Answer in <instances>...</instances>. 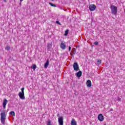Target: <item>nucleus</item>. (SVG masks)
<instances>
[{
  "label": "nucleus",
  "mask_w": 125,
  "mask_h": 125,
  "mask_svg": "<svg viewBox=\"0 0 125 125\" xmlns=\"http://www.w3.org/2000/svg\"><path fill=\"white\" fill-rule=\"evenodd\" d=\"M97 62L98 64H101V60H98L97 61Z\"/></svg>",
  "instance_id": "obj_24"
},
{
  "label": "nucleus",
  "mask_w": 125,
  "mask_h": 125,
  "mask_svg": "<svg viewBox=\"0 0 125 125\" xmlns=\"http://www.w3.org/2000/svg\"><path fill=\"white\" fill-rule=\"evenodd\" d=\"M25 89V88L22 87L21 88V92H20L19 93V96L21 99H22V100H24L25 99V94H24V90Z\"/></svg>",
  "instance_id": "obj_3"
},
{
  "label": "nucleus",
  "mask_w": 125,
  "mask_h": 125,
  "mask_svg": "<svg viewBox=\"0 0 125 125\" xmlns=\"http://www.w3.org/2000/svg\"><path fill=\"white\" fill-rule=\"evenodd\" d=\"M83 75V72L82 71L79 70L78 72L75 74V75L77 78H81L82 75Z\"/></svg>",
  "instance_id": "obj_10"
},
{
  "label": "nucleus",
  "mask_w": 125,
  "mask_h": 125,
  "mask_svg": "<svg viewBox=\"0 0 125 125\" xmlns=\"http://www.w3.org/2000/svg\"><path fill=\"white\" fill-rule=\"evenodd\" d=\"M104 125H106V124H105Z\"/></svg>",
  "instance_id": "obj_31"
},
{
  "label": "nucleus",
  "mask_w": 125,
  "mask_h": 125,
  "mask_svg": "<svg viewBox=\"0 0 125 125\" xmlns=\"http://www.w3.org/2000/svg\"><path fill=\"white\" fill-rule=\"evenodd\" d=\"M77 52V50H76V48H72L71 52L70 53V55L72 57H74V55L76 54V53Z\"/></svg>",
  "instance_id": "obj_8"
},
{
  "label": "nucleus",
  "mask_w": 125,
  "mask_h": 125,
  "mask_svg": "<svg viewBox=\"0 0 125 125\" xmlns=\"http://www.w3.org/2000/svg\"><path fill=\"white\" fill-rule=\"evenodd\" d=\"M3 1H4V2H6V0H3Z\"/></svg>",
  "instance_id": "obj_28"
},
{
  "label": "nucleus",
  "mask_w": 125,
  "mask_h": 125,
  "mask_svg": "<svg viewBox=\"0 0 125 125\" xmlns=\"http://www.w3.org/2000/svg\"><path fill=\"white\" fill-rule=\"evenodd\" d=\"M98 120L100 121V122H103L104 121V116L102 114H100L98 116Z\"/></svg>",
  "instance_id": "obj_7"
},
{
  "label": "nucleus",
  "mask_w": 125,
  "mask_h": 125,
  "mask_svg": "<svg viewBox=\"0 0 125 125\" xmlns=\"http://www.w3.org/2000/svg\"><path fill=\"white\" fill-rule=\"evenodd\" d=\"M60 47L62 50L65 49L66 48V44L65 43L61 42Z\"/></svg>",
  "instance_id": "obj_12"
},
{
  "label": "nucleus",
  "mask_w": 125,
  "mask_h": 125,
  "mask_svg": "<svg viewBox=\"0 0 125 125\" xmlns=\"http://www.w3.org/2000/svg\"><path fill=\"white\" fill-rule=\"evenodd\" d=\"M99 43L98 42L96 41L94 42V44H95V45H98Z\"/></svg>",
  "instance_id": "obj_22"
},
{
  "label": "nucleus",
  "mask_w": 125,
  "mask_h": 125,
  "mask_svg": "<svg viewBox=\"0 0 125 125\" xmlns=\"http://www.w3.org/2000/svg\"><path fill=\"white\" fill-rule=\"evenodd\" d=\"M52 46V42H51V43H48L47 45V50H50V49H51Z\"/></svg>",
  "instance_id": "obj_14"
},
{
  "label": "nucleus",
  "mask_w": 125,
  "mask_h": 125,
  "mask_svg": "<svg viewBox=\"0 0 125 125\" xmlns=\"http://www.w3.org/2000/svg\"><path fill=\"white\" fill-rule=\"evenodd\" d=\"M111 12L113 15H117L118 12V7L117 6L111 5L110 6Z\"/></svg>",
  "instance_id": "obj_2"
},
{
  "label": "nucleus",
  "mask_w": 125,
  "mask_h": 125,
  "mask_svg": "<svg viewBox=\"0 0 125 125\" xmlns=\"http://www.w3.org/2000/svg\"><path fill=\"white\" fill-rule=\"evenodd\" d=\"M118 101H122V99L121 98H118Z\"/></svg>",
  "instance_id": "obj_26"
},
{
  "label": "nucleus",
  "mask_w": 125,
  "mask_h": 125,
  "mask_svg": "<svg viewBox=\"0 0 125 125\" xmlns=\"http://www.w3.org/2000/svg\"><path fill=\"white\" fill-rule=\"evenodd\" d=\"M57 117H58V123L59 125H63L64 124V121L63 116L60 117V114L58 113Z\"/></svg>",
  "instance_id": "obj_4"
},
{
  "label": "nucleus",
  "mask_w": 125,
  "mask_h": 125,
  "mask_svg": "<svg viewBox=\"0 0 125 125\" xmlns=\"http://www.w3.org/2000/svg\"><path fill=\"white\" fill-rule=\"evenodd\" d=\"M36 68H37V65L35 64H33L31 67V68L33 69L34 70V71H35L36 70Z\"/></svg>",
  "instance_id": "obj_16"
},
{
  "label": "nucleus",
  "mask_w": 125,
  "mask_h": 125,
  "mask_svg": "<svg viewBox=\"0 0 125 125\" xmlns=\"http://www.w3.org/2000/svg\"><path fill=\"white\" fill-rule=\"evenodd\" d=\"M74 71H76V72H78V71H80V66H79V64H78V62H75L73 63V65Z\"/></svg>",
  "instance_id": "obj_5"
},
{
  "label": "nucleus",
  "mask_w": 125,
  "mask_h": 125,
  "mask_svg": "<svg viewBox=\"0 0 125 125\" xmlns=\"http://www.w3.org/2000/svg\"><path fill=\"white\" fill-rule=\"evenodd\" d=\"M113 111V108H111V109H110V110H109L110 112H111V111Z\"/></svg>",
  "instance_id": "obj_27"
},
{
  "label": "nucleus",
  "mask_w": 125,
  "mask_h": 125,
  "mask_svg": "<svg viewBox=\"0 0 125 125\" xmlns=\"http://www.w3.org/2000/svg\"><path fill=\"white\" fill-rule=\"evenodd\" d=\"M56 24H58V25H61V23L59 22V21H56Z\"/></svg>",
  "instance_id": "obj_23"
},
{
  "label": "nucleus",
  "mask_w": 125,
  "mask_h": 125,
  "mask_svg": "<svg viewBox=\"0 0 125 125\" xmlns=\"http://www.w3.org/2000/svg\"><path fill=\"white\" fill-rule=\"evenodd\" d=\"M0 122L2 125L5 124V120H6V114H5V111H2L0 114Z\"/></svg>",
  "instance_id": "obj_1"
},
{
  "label": "nucleus",
  "mask_w": 125,
  "mask_h": 125,
  "mask_svg": "<svg viewBox=\"0 0 125 125\" xmlns=\"http://www.w3.org/2000/svg\"><path fill=\"white\" fill-rule=\"evenodd\" d=\"M48 65H49V60L47 59L44 64V68L46 69L48 67Z\"/></svg>",
  "instance_id": "obj_13"
},
{
  "label": "nucleus",
  "mask_w": 125,
  "mask_h": 125,
  "mask_svg": "<svg viewBox=\"0 0 125 125\" xmlns=\"http://www.w3.org/2000/svg\"><path fill=\"white\" fill-rule=\"evenodd\" d=\"M86 85L87 87H91V86L92 85L91 81L89 80H88L86 82Z\"/></svg>",
  "instance_id": "obj_11"
},
{
  "label": "nucleus",
  "mask_w": 125,
  "mask_h": 125,
  "mask_svg": "<svg viewBox=\"0 0 125 125\" xmlns=\"http://www.w3.org/2000/svg\"><path fill=\"white\" fill-rule=\"evenodd\" d=\"M49 4L51 6H53V7H56V5H55V4H53L52 2H49Z\"/></svg>",
  "instance_id": "obj_19"
},
{
  "label": "nucleus",
  "mask_w": 125,
  "mask_h": 125,
  "mask_svg": "<svg viewBox=\"0 0 125 125\" xmlns=\"http://www.w3.org/2000/svg\"><path fill=\"white\" fill-rule=\"evenodd\" d=\"M5 49H6V50H8H8H9L10 49V47L9 46H6L5 47Z\"/></svg>",
  "instance_id": "obj_21"
},
{
  "label": "nucleus",
  "mask_w": 125,
  "mask_h": 125,
  "mask_svg": "<svg viewBox=\"0 0 125 125\" xmlns=\"http://www.w3.org/2000/svg\"><path fill=\"white\" fill-rule=\"evenodd\" d=\"M68 34H69V29H66L65 31V33L64 34V36H65V37L68 36Z\"/></svg>",
  "instance_id": "obj_18"
},
{
  "label": "nucleus",
  "mask_w": 125,
  "mask_h": 125,
  "mask_svg": "<svg viewBox=\"0 0 125 125\" xmlns=\"http://www.w3.org/2000/svg\"><path fill=\"white\" fill-rule=\"evenodd\" d=\"M52 1H54V0H52Z\"/></svg>",
  "instance_id": "obj_30"
},
{
  "label": "nucleus",
  "mask_w": 125,
  "mask_h": 125,
  "mask_svg": "<svg viewBox=\"0 0 125 125\" xmlns=\"http://www.w3.org/2000/svg\"><path fill=\"white\" fill-rule=\"evenodd\" d=\"M7 102H8V101H7L6 99H4V100L3 101L2 106H3V109H5L6 107V104H7Z\"/></svg>",
  "instance_id": "obj_9"
},
{
  "label": "nucleus",
  "mask_w": 125,
  "mask_h": 125,
  "mask_svg": "<svg viewBox=\"0 0 125 125\" xmlns=\"http://www.w3.org/2000/svg\"><path fill=\"white\" fill-rule=\"evenodd\" d=\"M71 125H77V122H76V120H75V119H72Z\"/></svg>",
  "instance_id": "obj_15"
},
{
  "label": "nucleus",
  "mask_w": 125,
  "mask_h": 125,
  "mask_svg": "<svg viewBox=\"0 0 125 125\" xmlns=\"http://www.w3.org/2000/svg\"><path fill=\"white\" fill-rule=\"evenodd\" d=\"M47 125H51V121L50 120H48L47 122Z\"/></svg>",
  "instance_id": "obj_20"
},
{
  "label": "nucleus",
  "mask_w": 125,
  "mask_h": 125,
  "mask_svg": "<svg viewBox=\"0 0 125 125\" xmlns=\"http://www.w3.org/2000/svg\"><path fill=\"white\" fill-rule=\"evenodd\" d=\"M71 49H72V47H71V46H69V47H68L69 51H71Z\"/></svg>",
  "instance_id": "obj_25"
},
{
  "label": "nucleus",
  "mask_w": 125,
  "mask_h": 125,
  "mask_svg": "<svg viewBox=\"0 0 125 125\" xmlns=\"http://www.w3.org/2000/svg\"><path fill=\"white\" fill-rule=\"evenodd\" d=\"M9 114L11 116H13V117H15V112H14L13 111L10 112Z\"/></svg>",
  "instance_id": "obj_17"
},
{
  "label": "nucleus",
  "mask_w": 125,
  "mask_h": 125,
  "mask_svg": "<svg viewBox=\"0 0 125 125\" xmlns=\"http://www.w3.org/2000/svg\"><path fill=\"white\" fill-rule=\"evenodd\" d=\"M89 9L90 11H94L96 9V6L94 4H91L89 7Z\"/></svg>",
  "instance_id": "obj_6"
},
{
  "label": "nucleus",
  "mask_w": 125,
  "mask_h": 125,
  "mask_svg": "<svg viewBox=\"0 0 125 125\" xmlns=\"http://www.w3.org/2000/svg\"><path fill=\"white\" fill-rule=\"evenodd\" d=\"M20 1H23V0H20Z\"/></svg>",
  "instance_id": "obj_29"
}]
</instances>
